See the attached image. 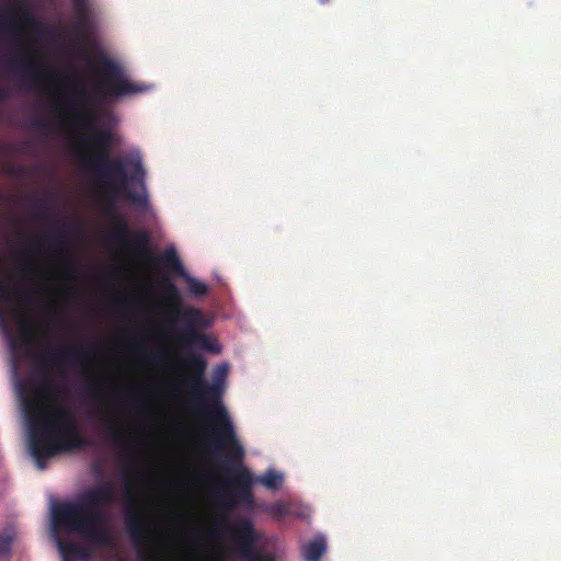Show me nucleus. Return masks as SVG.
Masks as SVG:
<instances>
[{"instance_id":"25","label":"nucleus","mask_w":561,"mask_h":561,"mask_svg":"<svg viewBox=\"0 0 561 561\" xmlns=\"http://www.w3.org/2000/svg\"><path fill=\"white\" fill-rule=\"evenodd\" d=\"M127 198L135 205H138V206H146L147 205V196L146 195H142V194H138L136 192H133V191H128L127 192Z\"/></svg>"},{"instance_id":"9","label":"nucleus","mask_w":561,"mask_h":561,"mask_svg":"<svg viewBox=\"0 0 561 561\" xmlns=\"http://www.w3.org/2000/svg\"><path fill=\"white\" fill-rule=\"evenodd\" d=\"M231 538L236 543V556L245 561H275L271 553L255 547L259 534L250 518L240 517L231 528Z\"/></svg>"},{"instance_id":"31","label":"nucleus","mask_w":561,"mask_h":561,"mask_svg":"<svg viewBox=\"0 0 561 561\" xmlns=\"http://www.w3.org/2000/svg\"><path fill=\"white\" fill-rule=\"evenodd\" d=\"M161 355H162V353H161L160 351H159V352H154V353H152V355H151V360H152V362H156L158 358H160V357H161Z\"/></svg>"},{"instance_id":"2","label":"nucleus","mask_w":561,"mask_h":561,"mask_svg":"<svg viewBox=\"0 0 561 561\" xmlns=\"http://www.w3.org/2000/svg\"><path fill=\"white\" fill-rule=\"evenodd\" d=\"M114 501L115 490L111 483L90 488L72 501L54 504L53 526L57 530L80 534L94 546L110 547L113 539L105 508Z\"/></svg>"},{"instance_id":"14","label":"nucleus","mask_w":561,"mask_h":561,"mask_svg":"<svg viewBox=\"0 0 561 561\" xmlns=\"http://www.w3.org/2000/svg\"><path fill=\"white\" fill-rule=\"evenodd\" d=\"M161 265L168 268L174 275L181 276L186 280L190 293L194 296H204L208 291L206 284L186 274L184 266L179 259L174 248L165 250L158 257Z\"/></svg>"},{"instance_id":"26","label":"nucleus","mask_w":561,"mask_h":561,"mask_svg":"<svg viewBox=\"0 0 561 561\" xmlns=\"http://www.w3.org/2000/svg\"><path fill=\"white\" fill-rule=\"evenodd\" d=\"M42 240L47 241L50 248L54 250H58L62 245V241L59 234L46 236Z\"/></svg>"},{"instance_id":"30","label":"nucleus","mask_w":561,"mask_h":561,"mask_svg":"<svg viewBox=\"0 0 561 561\" xmlns=\"http://www.w3.org/2000/svg\"><path fill=\"white\" fill-rule=\"evenodd\" d=\"M22 299L25 301V302H31L32 301V295L30 293H24L22 295Z\"/></svg>"},{"instance_id":"11","label":"nucleus","mask_w":561,"mask_h":561,"mask_svg":"<svg viewBox=\"0 0 561 561\" xmlns=\"http://www.w3.org/2000/svg\"><path fill=\"white\" fill-rule=\"evenodd\" d=\"M112 215L113 229L110 239L117 244L131 248L138 252H146L149 244V234L145 230L130 231L127 221L114 210L111 202L106 209Z\"/></svg>"},{"instance_id":"1","label":"nucleus","mask_w":561,"mask_h":561,"mask_svg":"<svg viewBox=\"0 0 561 561\" xmlns=\"http://www.w3.org/2000/svg\"><path fill=\"white\" fill-rule=\"evenodd\" d=\"M184 364L192 374L186 381V388L194 399L195 413L216 424L217 430L206 432L208 436L215 438V450L228 448L222 468L232 473L233 479L225 482V485L229 486L231 491H225L219 506L228 511L240 504L252 510L254 505L253 478L250 470L242 466L245 451L237 438L234 425L222 404L227 366H217L214 380L208 383L205 379L207 363L202 355L188 354L184 358Z\"/></svg>"},{"instance_id":"24","label":"nucleus","mask_w":561,"mask_h":561,"mask_svg":"<svg viewBox=\"0 0 561 561\" xmlns=\"http://www.w3.org/2000/svg\"><path fill=\"white\" fill-rule=\"evenodd\" d=\"M12 538L0 535V558L7 557L11 552Z\"/></svg>"},{"instance_id":"21","label":"nucleus","mask_w":561,"mask_h":561,"mask_svg":"<svg viewBox=\"0 0 561 561\" xmlns=\"http://www.w3.org/2000/svg\"><path fill=\"white\" fill-rule=\"evenodd\" d=\"M257 481L270 490H277L283 483V476L270 469L264 474L260 476Z\"/></svg>"},{"instance_id":"16","label":"nucleus","mask_w":561,"mask_h":561,"mask_svg":"<svg viewBox=\"0 0 561 561\" xmlns=\"http://www.w3.org/2000/svg\"><path fill=\"white\" fill-rule=\"evenodd\" d=\"M72 27L78 37H84L90 30L91 9L88 0H71Z\"/></svg>"},{"instance_id":"34","label":"nucleus","mask_w":561,"mask_h":561,"mask_svg":"<svg viewBox=\"0 0 561 561\" xmlns=\"http://www.w3.org/2000/svg\"><path fill=\"white\" fill-rule=\"evenodd\" d=\"M321 3H327L329 2L330 0H319Z\"/></svg>"},{"instance_id":"28","label":"nucleus","mask_w":561,"mask_h":561,"mask_svg":"<svg viewBox=\"0 0 561 561\" xmlns=\"http://www.w3.org/2000/svg\"><path fill=\"white\" fill-rule=\"evenodd\" d=\"M33 216L39 221H48L50 219V215L46 210L36 211Z\"/></svg>"},{"instance_id":"15","label":"nucleus","mask_w":561,"mask_h":561,"mask_svg":"<svg viewBox=\"0 0 561 561\" xmlns=\"http://www.w3.org/2000/svg\"><path fill=\"white\" fill-rule=\"evenodd\" d=\"M33 16L27 8H20L19 10H9L0 14V28L10 34H20L21 26L31 24Z\"/></svg>"},{"instance_id":"32","label":"nucleus","mask_w":561,"mask_h":561,"mask_svg":"<svg viewBox=\"0 0 561 561\" xmlns=\"http://www.w3.org/2000/svg\"><path fill=\"white\" fill-rule=\"evenodd\" d=\"M7 92L4 89L0 88V101H4L7 99Z\"/></svg>"},{"instance_id":"17","label":"nucleus","mask_w":561,"mask_h":561,"mask_svg":"<svg viewBox=\"0 0 561 561\" xmlns=\"http://www.w3.org/2000/svg\"><path fill=\"white\" fill-rule=\"evenodd\" d=\"M57 545L64 561L88 559L90 557V550L78 542L58 539Z\"/></svg>"},{"instance_id":"7","label":"nucleus","mask_w":561,"mask_h":561,"mask_svg":"<svg viewBox=\"0 0 561 561\" xmlns=\"http://www.w3.org/2000/svg\"><path fill=\"white\" fill-rule=\"evenodd\" d=\"M35 366L41 373L43 382L51 385L49 377L50 368L55 367L59 373L64 371L66 365L73 367H85L90 362L89 353L83 347L62 346L54 347L45 353L36 354Z\"/></svg>"},{"instance_id":"22","label":"nucleus","mask_w":561,"mask_h":561,"mask_svg":"<svg viewBox=\"0 0 561 561\" xmlns=\"http://www.w3.org/2000/svg\"><path fill=\"white\" fill-rule=\"evenodd\" d=\"M266 512L272 517H274L276 519H282L283 517L290 514V508L286 503L279 501V502H276V503H273L272 505H270L266 508Z\"/></svg>"},{"instance_id":"10","label":"nucleus","mask_w":561,"mask_h":561,"mask_svg":"<svg viewBox=\"0 0 561 561\" xmlns=\"http://www.w3.org/2000/svg\"><path fill=\"white\" fill-rule=\"evenodd\" d=\"M70 82L72 92L68 96L66 105L71 113L72 122L78 126L90 128L98 122V117L91 108L94 98L81 80L71 79Z\"/></svg>"},{"instance_id":"20","label":"nucleus","mask_w":561,"mask_h":561,"mask_svg":"<svg viewBox=\"0 0 561 561\" xmlns=\"http://www.w3.org/2000/svg\"><path fill=\"white\" fill-rule=\"evenodd\" d=\"M104 433L113 444L124 446L128 442L127 435H131L133 431L129 426L119 430L114 423L110 422L105 426Z\"/></svg>"},{"instance_id":"13","label":"nucleus","mask_w":561,"mask_h":561,"mask_svg":"<svg viewBox=\"0 0 561 561\" xmlns=\"http://www.w3.org/2000/svg\"><path fill=\"white\" fill-rule=\"evenodd\" d=\"M125 523L131 541L142 545L149 535L150 526L137 511V503L129 489L126 491Z\"/></svg>"},{"instance_id":"12","label":"nucleus","mask_w":561,"mask_h":561,"mask_svg":"<svg viewBox=\"0 0 561 561\" xmlns=\"http://www.w3.org/2000/svg\"><path fill=\"white\" fill-rule=\"evenodd\" d=\"M11 68L15 69L30 88H37L49 76L47 68L37 64L34 56L27 51L18 49L15 57L9 60Z\"/></svg>"},{"instance_id":"8","label":"nucleus","mask_w":561,"mask_h":561,"mask_svg":"<svg viewBox=\"0 0 561 561\" xmlns=\"http://www.w3.org/2000/svg\"><path fill=\"white\" fill-rule=\"evenodd\" d=\"M25 413L28 420V435L51 436L64 426L76 424L75 414L65 405H55L50 410L35 407L33 412L27 405Z\"/></svg>"},{"instance_id":"4","label":"nucleus","mask_w":561,"mask_h":561,"mask_svg":"<svg viewBox=\"0 0 561 561\" xmlns=\"http://www.w3.org/2000/svg\"><path fill=\"white\" fill-rule=\"evenodd\" d=\"M161 288L165 301L171 306V316L174 321L184 323V329L178 336V341L192 347L195 344L203 350L218 352L219 347L204 333L197 331L196 325L203 321V313L194 307L181 308V295L178 287L168 278L161 282Z\"/></svg>"},{"instance_id":"29","label":"nucleus","mask_w":561,"mask_h":561,"mask_svg":"<svg viewBox=\"0 0 561 561\" xmlns=\"http://www.w3.org/2000/svg\"><path fill=\"white\" fill-rule=\"evenodd\" d=\"M39 240H35V241H32L31 244H30V249L32 250V252L34 253H37L38 252V248H37V243H38Z\"/></svg>"},{"instance_id":"27","label":"nucleus","mask_w":561,"mask_h":561,"mask_svg":"<svg viewBox=\"0 0 561 561\" xmlns=\"http://www.w3.org/2000/svg\"><path fill=\"white\" fill-rule=\"evenodd\" d=\"M31 126L33 129L45 130L48 128V123L44 118H35L32 121Z\"/></svg>"},{"instance_id":"6","label":"nucleus","mask_w":561,"mask_h":561,"mask_svg":"<svg viewBox=\"0 0 561 561\" xmlns=\"http://www.w3.org/2000/svg\"><path fill=\"white\" fill-rule=\"evenodd\" d=\"M103 83L96 87V93L103 98H121L148 92L152 85L145 82L130 81L123 67L112 59L99 58Z\"/></svg>"},{"instance_id":"19","label":"nucleus","mask_w":561,"mask_h":561,"mask_svg":"<svg viewBox=\"0 0 561 561\" xmlns=\"http://www.w3.org/2000/svg\"><path fill=\"white\" fill-rule=\"evenodd\" d=\"M19 329L21 336L19 341L15 340L13 336H10V346L12 350H16L18 345L20 344L28 348L34 340V328L28 321L22 320L19 323Z\"/></svg>"},{"instance_id":"5","label":"nucleus","mask_w":561,"mask_h":561,"mask_svg":"<svg viewBox=\"0 0 561 561\" xmlns=\"http://www.w3.org/2000/svg\"><path fill=\"white\" fill-rule=\"evenodd\" d=\"M89 444V440L78 428L77 423L64 426L51 436L28 435L30 454L38 470H44L50 458L85 447Z\"/></svg>"},{"instance_id":"3","label":"nucleus","mask_w":561,"mask_h":561,"mask_svg":"<svg viewBox=\"0 0 561 561\" xmlns=\"http://www.w3.org/2000/svg\"><path fill=\"white\" fill-rule=\"evenodd\" d=\"M91 140L92 150H80L78 159L103 184L110 195L116 196L121 193L117 180H121L122 183L130 180L144 186L145 170L140 157H131L128 160V164L133 168L131 173L128 175L124 160H113L110 158V151L114 142V135L110 130H94L91 134Z\"/></svg>"},{"instance_id":"33","label":"nucleus","mask_w":561,"mask_h":561,"mask_svg":"<svg viewBox=\"0 0 561 561\" xmlns=\"http://www.w3.org/2000/svg\"><path fill=\"white\" fill-rule=\"evenodd\" d=\"M0 322L4 323V314L1 309H0Z\"/></svg>"},{"instance_id":"23","label":"nucleus","mask_w":561,"mask_h":561,"mask_svg":"<svg viewBox=\"0 0 561 561\" xmlns=\"http://www.w3.org/2000/svg\"><path fill=\"white\" fill-rule=\"evenodd\" d=\"M84 389H85L87 393L91 394L95 399L99 400L101 398V392L98 388L95 380L92 377L87 376L85 381H84Z\"/></svg>"},{"instance_id":"18","label":"nucleus","mask_w":561,"mask_h":561,"mask_svg":"<svg viewBox=\"0 0 561 561\" xmlns=\"http://www.w3.org/2000/svg\"><path fill=\"white\" fill-rule=\"evenodd\" d=\"M325 550V539L323 537H317L302 546L301 554L305 561H320Z\"/></svg>"}]
</instances>
